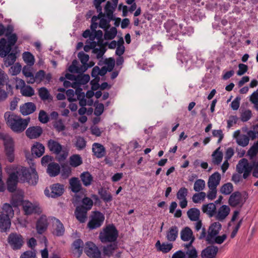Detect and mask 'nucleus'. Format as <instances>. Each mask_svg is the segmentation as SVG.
Segmentation results:
<instances>
[{
    "instance_id": "obj_1",
    "label": "nucleus",
    "mask_w": 258,
    "mask_h": 258,
    "mask_svg": "<svg viewBox=\"0 0 258 258\" xmlns=\"http://www.w3.org/2000/svg\"><path fill=\"white\" fill-rule=\"evenodd\" d=\"M4 118L7 125L16 133L23 132L30 122V118L23 119L20 116L10 111L5 113Z\"/></svg>"
},
{
    "instance_id": "obj_2",
    "label": "nucleus",
    "mask_w": 258,
    "mask_h": 258,
    "mask_svg": "<svg viewBox=\"0 0 258 258\" xmlns=\"http://www.w3.org/2000/svg\"><path fill=\"white\" fill-rule=\"evenodd\" d=\"M13 31L12 28L9 26L7 28L6 36L8 37V41L5 38L0 40V56L5 57L10 52L12 47L16 43L18 38L16 34H11Z\"/></svg>"
},
{
    "instance_id": "obj_3",
    "label": "nucleus",
    "mask_w": 258,
    "mask_h": 258,
    "mask_svg": "<svg viewBox=\"0 0 258 258\" xmlns=\"http://www.w3.org/2000/svg\"><path fill=\"white\" fill-rule=\"evenodd\" d=\"M78 57L81 61L82 65H79V62L75 59L73 61L72 64L69 68V71L72 73H83L88 68L94 66V63L89 65L88 61L89 59L88 54L83 51L79 52L78 54Z\"/></svg>"
},
{
    "instance_id": "obj_4",
    "label": "nucleus",
    "mask_w": 258,
    "mask_h": 258,
    "mask_svg": "<svg viewBox=\"0 0 258 258\" xmlns=\"http://www.w3.org/2000/svg\"><path fill=\"white\" fill-rule=\"evenodd\" d=\"M118 236V232L113 224H109L100 232L99 238L102 243H116Z\"/></svg>"
},
{
    "instance_id": "obj_5",
    "label": "nucleus",
    "mask_w": 258,
    "mask_h": 258,
    "mask_svg": "<svg viewBox=\"0 0 258 258\" xmlns=\"http://www.w3.org/2000/svg\"><path fill=\"white\" fill-rule=\"evenodd\" d=\"M20 179L22 182H28L31 185H36L38 181V175L35 167H30L29 168L23 167L19 174Z\"/></svg>"
},
{
    "instance_id": "obj_6",
    "label": "nucleus",
    "mask_w": 258,
    "mask_h": 258,
    "mask_svg": "<svg viewBox=\"0 0 258 258\" xmlns=\"http://www.w3.org/2000/svg\"><path fill=\"white\" fill-rule=\"evenodd\" d=\"M0 137L4 141L7 158L10 162H12L14 160V149L13 139L10 136L5 134H1Z\"/></svg>"
},
{
    "instance_id": "obj_7",
    "label": "nucleus",
    "mask_w": 258,
    "mask_h": 258,
    "mask_svg": "<svg viewBox=\"0 0 258 258\" xmlns=\"http://www.w3.org/2000/svg\"><path fill=\"white\" fill-rule=\"evenodd\" d=\"M236 169L238 173H243L242 177L244 179H246L251 172V165L245 158H242L238 161Z\"/></svg>"
},
{
    "instance_id": "obj_8",
    "label": "nucleus",
    "mask_w": 258,
    "mask_h": 258,
    "mask_svg": "<svg viewBox=\"0 0 258 258\" xmlns=\"http://www.w3.org/2000/svg\"><path fill=\"white\" fill-rule=\"evenodd\" d=\"M8 242L14 250L20 249L24 244L22 236L17 233H11L8 237Z\"/></svg>"
},
{
    "instance_id": "obj_9",
    "label": "nucleus",
    "mask_w": 258,
    "mask_h": 258,
    "mask_svg": "<svg viewBox=\"0 0 258 258\" xmlns=\"http://www.w3.org/2000/svg\"><path fill=\"white\" fill-rule=\"evenodd\" d=\"M180 236L182 241L189 242L188 243L184 244L185 248L191 247L196 239L192 230L188 227H185L180 231Z\"/></svg>"
},
{
    "instance_id": "obj_10",
    "label": "nucleus",
    "mask_w": 258,
    "mask_h": 258,
    "mask_svg": "<svg viewBox=\"0 0 258 258\" xmlns=\"http://www.w3.org/2000/svg\"><path fill=\"white\" fill-rule=\"evenodd\" d=\"M104 220V216L99 211L93 212L91 219L88 223V226L90 229H96L100 227Z\"/></svg>"
},
{
    "instance_id": "obj_11",
    "label": "nucleus",
    "mask_w": 258,
    "mask_h": 258,
    "mask_svg": "<svg viewBox=\"0 0 258 258\" xmlns=\"http://www.w3.org/2000/svg\"><path fill=\"white\" fill-rule=\"evenodd\" d=\"M164 27L166 30V32L168 35L173 37L175 39H177L176 36L180 32H182V26L181 25H178L173 20H168L164 24Z\"/></svg>"
},
{
    "instance_id": "obj_12",
    "label": "nucleus",
    "mask_w": 258,
    "mask_h": 258,
    "mask_svg": "<svg viewBox=\"0 0 258 258\" xmlns=\"http://www.w3.org/2000/svg\"><path fill=\"white\" fill-rule=\"evenodd\" d=\"M51 192L47 188L44 190L45 195L48 197L57 198L60 197L64 192V186L59 183H55L52 184L50 186Z\"/></svg>"
},
{
    "instance_id": "obj_13",
    "label": "nucleus",
    "mask_w": 258,
    "mask_h": 258,
    "mask_svg": "<svg viewBox=\"0 0 258 258\" xmlns=\"http://www.w3.org/2000/svg\"><path fill=\"white\" fill-rule=\"evenodd\" d=\"M85 252L91 258H101V252L92 242L86 243Z\"/></svg>"
},
{
    "instance_id": "obj_14",
    "label": "nucleus",
    "mask_w": 258,
    "mask_h": 258,
    "mask_svg": "<svg viewBox=\"0 0 258 258\" xmlns=\"http://www.w3.org/2000/svg\"><path fill=\"white\" fill-rule=\"evenodd\" d=\"M244 202L245 201L239 191H235L232 193L228 200V204L232 207H242Z\"/></svg>"
},
{
    "instance_id": "obj_15",
    "label": "nucleus",
    "mask_w": 258,
    "mask_h": 258,
    "mask_svg": "<svg viewBox=\"0 0 258 258\" xmlns=\"http://www.w3.org/2000/svg\"><path fill=\"white\" fill-rule=\"evenodd\" d=\"M221 228L222 225L219 222H216L212 223L208 229L206 241L211 240L212 238H214V237L217 236L221 230Z\"/></svg>"
},
{
    "instance_id": "obj_16",
    "label": "nucleus",
    "mask_w": 258,
    "mask_h": 258,
    "mask_svg": "<svg viewBox=\"0 0 258 258\" xmlns=\"http://www.w3.org/2000/svg\"><path fill=\"white\" fill-rule=\"evenodd\" d=\"M22 205L23 210L26 215L38 213L40 211L38 205L32 204L28 201H24L22 203Z\"/></svg>"
},
{
    "instance_id": "obj_17",
    "label": "nucleus",
    "mask_w": 258,
    "mask_h": 258,
    "mask_svg": "<svg viewBox=\"0 0 258 258\" xmlns=\"http://www.w3.org/2000/svg\"><path fill=\"white\" fill-rule=\"evenodd\" d=\"M230 211V208L227 205H222L216 212L215 215L216 220L219 221H223L229 214Z\"/></svg>"
},
{
    "instance_id": "obj_18",
    "label": "nucleus",
    "mask_w": 258,
    "mask_h": 258,
    "mask_svg": "<svg viewBox=\"0 0 258 258\" xmlns=\"http://www.w3.org/2000/svg\"><path fill=\"white\" fill-rule=\"evenodd\" d=\"M48 222L45 216H41L37 220L36 225V230L38 233L41 234L47 229Z\"/></svg>"
},
{
    "instance_id": "obj_19",
    "label": "nucleus",
    "mask_w": 258,
    "mask_h": 258,
    "mask_svg": "<svg viewBox=\"0 0 258 258\" xmlns=\"http://www.w3.org/2000/svg\"><path fill=\"white\" fill-rule=\"evenodd\" d=\"M53 227L52 233L53 235L56 236H61L64 234V227L62 223L58 219L53 218Z\"/></svg>"
},
{
    "instance_id": "obj_20",
    "label": "nucleus",
    "mask_w": 258,
    "mask_h": 258,
    "mask_svg": "<svg viewBox=\"0 0 258 258\" xmlns=\"http://www.w3.org/2000/svg\"><path fill=\"white\" fill-rule=\"evenodd\" d=\"M18 179V177L17 173L14 172L10 175L7 181V188L10 192H13L16 190Z\"/></svg>"
},
{
    "instance_id": "obj_21",
    "label": "nucleus",
    "mask_w": 258,
    "mask_h": 258,
    "mask_svg": "<svg viewBox=\"0 0 258 258\" xmlns=\"http://www.w3.org/2000/svg\"><path fill=\"white\" fill-rule=\"evenodd\" d=\"M234 137L236 139V143L239 146L244 147L249 144V137L246 135L240 134L239 131L234 132Z\"/></svg>"
},
{
    "instance_id": "obj_22",
    "label": "nucleus",
    "mask_w": 258,
    "mask_h": 258,
    "mask_svg": "<svg viewBox=\"0 0 258 258\" xmlns=\"http://www.w3.org/2000/svg\"><path fill=\"white\" fill-rule=\"evenodd\" d=\"M88 211L84 206H78L76 208L75 214L76 218L80 223H84L86 221Z\"/></svg>"
},
{
    "instance_id": "obj_23",
    "label": "nucleus",
    "mask_w": 258,
    "mask_h": 258,
    "mask_svg": "<svg viewBox=\"0 0 258 258\" xmlns=\"http://www.w3.org/2000/svg\"><path fill=\"white\" fill-rule=\"evenodd\" d=\"M218 251L217 246L211 245L208 246L202 252L203 258H215Z\"/></svg>"
},
{
    "instance_id": "obj_24",
    "label": "nucleus",
    "mask_w": 258,
    "mask_h": 258,
    "mask_svg": "<svg viewBox=\"0 0 258 258\" xmlns=\"http://www.w3.org/2000/svg\"><path fill=\"white\" fill-rule=\"evenodd\" d=\"M47 147L51 152L56 155L59 154L62 149V146L58 142L52 139L48 141Z\"/></svg>"
},
{
    "instance_id": "obj_25",
    "label": "nucleus",
    "mask_w": 258,
    "mask_h": 258,
    "mask_svg": "<svg viewBox=\"0 0 258 258\" xmlns=\"http://www.w3.org/2000/svg\"><path fill=\"white\" fill-rule=\"evenodd\" d=\"M42 133V130L39 126L30 127L26 131L27 136L30 139L37 138Z\"/></svg>"
},
{
    "instance_id": "obj_26",
    "label": "nucleus",
    "mask_w": 258,
    "mask_h": 258,
    "mask_svg": "<svg viewBox=\"0 0 258 258\" xmlns=\"http://www.w3.org/2000/svg\"><path fill=\"white\" fill-rule=\"evenodd\" d=\"M92 151L94 155L98 158L104 157L106 154L105 149L99 143H95L92 145Z\"/></svg>"
},
{
    "instance_id": "obj_27",
    "label": "nucleus",
    "mask_w": 258,
    "mask_h": 258,
    "mask_svg": "<svg viewBox=\"0 0 258 258\" xmlns=\"http://www.w3.org/2000/svg\"><path fill=\"white\" fill-rule=\"evenodd\" d=\"M36 108V105L32 102L26 103L20 107V112L24 115L32 113L35 111Z\"/></svg>"
},
{
    "instance_id": "obj_28",
    "label": "nucleus",
    "mask_w": 258,
    "mask_h": 258,
    "mask_svg": "<svg viewBox=\"0 0 258 258\" xmlns=\"http://www.w3.org/2000/svg\"><path fill=\"white\" fill-rule=\"evenodd\" d=\"M221 176L218 172L213 173L209 178L208 181V186L211 187H216L220 184Z\"/></svg>"
},
{
    "instance_id": "obj_29",
    "label": "nucleus",
    "mask_w": 258,
    "mask_h": 258,
    "mask_svg": "<svg viewBox=\"0 0 258 258\" xmlns=\"http://www.w3.org/2000/svg\"><path fill=\"white\" fill-rule=\"evenodd\" d=\"M23 192L18 190L12 195L11 203L14 207H17L22 204L23 201Z\"/></svg>"
},
{
    "instance_id": "obj_30",
    "label": "nucleus",
    "mask_w": 258,
    "mask_h": 258,
    "mask_svg": "<svg viewBox=\"0 0 258 258\" xmlns=\"http://www.w3.org/2000/svg\"><path fill=\"white\" fill-rule=\"evenodd\" d=\"M202 211L207 214L209 217L214 216L216 212V205L214 203H209L203 205L202 208Z\"/></svg>"
},
{
    "instance_id": "obj_31",
    "label": "nucleus",
    "mask_w": 258,
    "mask_h": 258,
    "mask_svg": "<svg viewBox=\"0 0 258 258\" xmlns=\"http://www.w3.org/2000/svg\"><path fill=\"white\" fill-rule=\"evenodd\" d=\"M178 235V228L176 226H172L166 232V237L169 241L176 240Z\"/></svg>"
},
{
    "instance_id": "obj_32",
    "label": "nucleus",
    "mask_w": 258,
    "mask_h": 258,
    "mask_svg": "<svg viewBox=\"0 0 258 258\" xmlns=\"http://www.w3.org/2000/svg\"><path fill=\"white\" fill-rule=\"evenodd\" d=\"M117 249V244L116 243H112L103 246V253L104 256L110 257L113 256L115 251Z\"/></svg>"
},
{
    "instance_id": "obj_33",
    "label": "nucleus",
    "mask_w": 258,
    "mask_h": 258,
    "mask_svg": "<svg viewBox=\"0 0 258 258\" xmlns=\"http://www.w3.org/2000/svg\"><path fill=\"white\" fill-rule=\"evenodd\" d=\"M11 223L10 218L4 215H0V231L6 232L10 229Z\"/></svg>"
},
{
    "instance_id": "obj_34",
    "label": "nucleus",
    "mask_w": 258,
    "mask_h": 258,
    "mask_svg": "<svg viewBox=\"0 0 258 258\" xmlns=\"http://www.w3.org/2000/svg\"><path fill=\"white\" fill-rule=\"evenodd\" d=\"M47 172L51 177L57 175L60 172V167L58 164L52 162L48 164Z\"/></svg>"
},
{
    "instance_id": "obj_35",
    "label": "nucleus",
    "mask_w": 258,
    "mask_h": 258,
    "mask_svg": "<svg viewBox=\"0 0 258 258\" xmlns=\"http://www.w3.org/2000/svg\"><path fill=\"white\" fill-rule=\"evenodd\" d=\"M45 148L42 144L37 143L34 145L31 149L32 154L37 157H40L44 153Z\"/></svg>"
},
{
    "instance_id": "obj_36",
    "label": "nucleus",
    "mask_w": 258,
    "mask_h": 258,
    "mask_svg": "<svg viewBox=\"0 0 258 258\" xmlns=\"http://www.w3.org/2000/svg\"><path fill=\"white\" fill-rule=\"evenodd\" d=\"M70 184L71 190L74 192H78L82 189V185L78 178L73 177L70 180Z\"/></svg>"
},
{
    "instance_id": "obj_37",
    "label": "nucleus",
    "mask_w": 258,
    "mask_h": 258,
    "mask_svg": "<svg viewBox=\"0 0 258 258\" xmlns=\"http://www.w3.org/2000/svg\"><path fill=\"white\" fill-rule=\"evenodd\" d=\"M155 245L159 251H162L163 253L168 252L173 247V244L172 243L163 242L161 244L159 240L157 241Z\"/></svg>"
},
{
    "instance_id": "obj_38",
    "label": "nucleus",
    "mask_w": 258,
    "mask_h": 258,
    "mask_svg": "<svg viewBox=\"0 0 258 258\" xmlns=\"http://www.w3.org/2000/svg\"><path fill=\"white\" fill-rule=\"evenodd\" d=\"M83 242L80 239L76 240L73 243L74 253H77L79 257L82 253Z\"/></svg>"
},
{
    "instance_id": "obj_39",
    "label": "nucleus",
    "mask_w": 258,
    "mask_h": 258,
    "mask_svg": "<svg viewBox=\"0 0 258 258\" xmlns=\"http://www.w3.org/2000/svg\"><path fill=\"white\" fill-rule=\"evenodd\" d=\"M258 154V141L254 143L253 145L249 149L247 152V156L249 160H252Z\"/></svg>"
},
{
    "instance_id": "obj_40",
    "label": "nucleus",
    "mask_w": 258,
    "mask_h": 258,
    "mask_svg": "<svg viewBox=\"0 0 258 258\" xmlns=\"http://www.w3.org/2000/svg\"><path fill=\"white\" fill-rule=\"evenodd\" d=\"M80 178L85 186L90 185L93 181V177L89 172H84L81 173Z\"/></svg>"
},
{
    "instance_id": "obj_41",
    "label": "nucleus",
    "mask_w": 258,
    "mask_h": 258,
    "mask_svg": "<svg viewBox=\"0 0 258 258\" xmlns=\"http://www.w3.org/2000/svg\"><path fill=\"white\" fill-rule=\"evenodd\" d=\"M200 214V210L195 208H191L187 212L188 217L192 221H197L199 220Z\"/></svg>"
},
{
    "instance_id": "obj_42",
    "label": "nucleus",
    "mask_w": 258,
    "mask_h": 258,
    "mask_svg": "<svg viewBox=\"0 0 258 258\" xmlns=\"http://www.w3.org/2000/svg\"><path fill=\"white\" fill-rule=\"evenodd\" d=\"M0 215H4V216H7V218H12L14 215V210L12 206L8 204H5L3 207V211Z\"/></svg>"
},
{
    "instance_id": "obj_43",
    "label": "nucleus",
    "mask_w": 258,
    "mask_h": 258,
    "mask_svg": "<svg viewBox=\"0 0 258 258\" xmlns=\"http://www.w3.org/2000/svg\"><path fill=\"white\" fill-rule=\"evenodd\" d=\"M82 162V159L80 155L75 154L70 158V164L72 167H78L81 165Z\"/></svg>"
},
{
    "instance_id": "obj_44",
    "label": "nucleus",
    "mask_w": 258,
    "mask_h": 258,
    "mask_svg": "<svg viewBox=\"0 0 258 258\" xmlns=\"http://www.w3.org/2000/svg\"><path fill=\"white\" fill-rule=\"evenodd\" d=\"M117 34V29L115 27H112L109 30H105L104 38L105 40L113 39Z\"/></svg>"
},
{
    "instance_id": "obj_45",
    "label": "nucleus",
    "mask_w": 258,
    "mask_h": 258,
    "mask_svg": "<svg viewBox=\"0 0 258 258\" xmlns=\"http://www.w3.org/2000/svg\"><path fill=\"white\" fill-rule=\"evenodd\" d=\"M177 58L182 63H187L191 58V55L186 51L183 50L177 54Z\"/></svg>"
},
{
    "instance_id": "obj_46",
    "label": "nucleus",
    "mask_w": 258,
    "mask_h": 258,
    "mask_svg": "<svg viewBox=\"0 0 258 258\" xmlns=\"http://www.w3.org/2000/svg\"><path fill=\"white\" fill-rule=\"evenodd\" d=\"M233 190V186L231 183L228 182L223 184L220 189V192L224 195L230 194Z\"/></svg>"
},
{
    "instance_id": "obj_47",
    "label": "nucleus",
    "mask_w": 258,
    "mask_h": 258,
    "mask_svg": "<svg viewBox=\"0 0 258 258\" xmlns=\"http://www.w3.org/2000/svg\"><path fill=\"white\" fill-rule=\"evenodd\" d=\"M24 61L29 66H32L35 61L34 56L29 52H25L23 54Z\"/></svg>"
},
{
    "instance_id": "obj_48",
    "label": "nucleus",
    "mask_w": 258,
    "mask_h": 258,
    "mask_svg": "<svg viewBox=\"0 0 258 258\" xmlns=\"http://www.w3.org/2000/svg\"><path fill=\"white\" fill-rule=\"evenodd\" d=\"M205 181L202 179H197L194 185V189L197 192L202 191L205 187Z\"/></svg>"
},
{
    "instance_id": "obj_49",
    "label": "nucleus",
    "mask_w": 258,
    "mask_h": 258,
    "mask_svg": "<svg viewBox=\"0 0 258 258\" xmlns=\"http://www.w3.org/2000/svg\"><path fill=\"white\" fill-rule=\"evenodd\" d=\"M75 146L78 150H82L86 147V141L84 138L78 137L76 139Z\"/></svg>"
},
{
    "instance_id": "obj_50",
    "label": "nucleus",
    "mask_w": 258,
    "mask_h": 258,
    "mask_svg": "<svg viewBox=\"0 0 258 258\" xmlns=\"http://www.w3.org/2000/svg\"><path fill=\"white\" fill-rule=\"evenodd\" d=\"M206 197V194L205 192L200 191L199 193L195 194L192 198V200L195 203H200L203 201Z\"/></svg>"
},
{
    "instance_id": "obj_51",
    "label": "nucleus",
    "mask_w": 258,
    "mask_h": 258,
    "mask_svg": "<svg viewBox=\"0 0 258 258\" xmlns=\"http://www.w3.org/2000/svg\"><path fill=\"white\" fill-rule=\"evenodd\" d=\"M53 126L58 133L62 132L66 130V126L61 119L56 120L53 122Z\"/></svg>"
},
{
    "instance_id": "obj_52",
    "label": "nucleus",
    "mask_w": 258,
    "mask_h": 258,
    "mask_svg": "<svg viewBox=\"0 0 258 258\" xmlns=\"http://www.w3.org/2000/svg\"><path fill=\"white\" fill-rule=\"evenodd\" d=\"M78 74L79 75L77 76L76 81H78L81 85H85L89 81L90 78L89 75L83 74V73Z\"/></svg>"
},
{
    "instance_id": "obj_53",
    "label": "nucleus",
    "mask_w": 258,
    "mask_h": 258,
    "mask_svg": "<svg viewBox=\"0 0 258 258\" xmlns=\"http://www.w3.org/2000/svg\"><path fill=\"white\" fill-rule=\"evenodd\" d=\"M38 94L40 98L42 100H48L50 97L48 90L45 87H42L39 89Z\"/></svg>"
},
{
    "instance_id": "obj_54",
    "label": "nucleus",
    "mask_w": 258,
    "mask_h": 258,
    "mask_svg": "<svg viewBox=\"0 0 258 258\" xmlns=\"http://www.w3.org/2000/svg\"><path fill=\"white\" fill-rule=\"evenodd\" d=\"M7 57L5 59V65L8 67L12 65L16 59V54L14 53H9L7 55Z\"/></svg>"
},
{
    "instance_id": "obj_55",
    "label": "nucleus",
    "mask_w": 258,
    "mask_h": 258,
    "mask_svg": "<svg viewBox=\"0 0 258 258\" xmlns=\"http://www.w3.org/2000/svg\"><path fill=\"white\" fill-rule=\"evenodd\" d=\"M101 198L105 202H109L112 200V197L110 193L106 190L101 189L99 191Z\"/></svg>"
},
{
    "instance_id": "obj_56",
    "label": "nucleus",
    "mask_w": 258,
    "mask_h": 258,
    "mask_svg": "<svg viewBox=\"0 0 258 258\" xmlns=\"http://www.w3.org/2000/svg\"><path fill=\"white\" fill-rule=\"evenodd\" d=\"M227 238V235L225 234L221 236H216L214 238H212L211 240L207 241L209 243L222 244Z\"/></svg>"
},
{
    "instance_id": "obj_57",
    "label": "nucleus",
    "mask_w": 258,
    "mask_h": 258,
    "mask_svg": "<svg viewBox=\"0 0 258 258\" xmlns=\"http://www.w3.org/2000/svg\"><path fill=\"white\" fill-rule=\"evenodd\" d=\"M21 92L24 96L31 97L34 94V90L30 86H25L22 88Z\"/></svg>"
},
{
    "instance_id": "obj_58",
    "label": "nucleus",
    "mask_w": 258,
    "mask_h": 258,
    "mask_svg": "<svg viewBox=\"0 0 258 258\" xmlns=\"http://www.w3.org/2000/svg\"><path fill=\"white\" fill-rule=\"evenodd\" d=\"M187 251L185 252V258H197L198 256L196 248L192 245L188 248H186Z\"/></svg>"
},
{
    "instance_id": "obj_59",
    "label": "nucleus",
    "mask_w": 258,
    "mask_h": 258,
    "mask_svg": "<svg viewBox=\"0 0 258 258\" xmlns=\"http://www.w3.org/2000/svg\"><path fill=\"white\" fill-rule=\"evenodd\" d=\"M213 156V162L215 164H219L223 159L222 153L220 152H218V150H216L212 154Z\"/></svg>"
},
{
    "instance_id": "obj_60",
    "label": "nucleus",
    "mask_w": 258,
    "mask_h": 258,
    "mask_svg": "<svg viewBox=\"0 0 258 258\" xmlns=\"http://www.w3.org/2000/svg\"><path fill=\"white\" fill-rule=\"evenodd\" d=\"M188 192L187 189L185 187H181L180 188L178 192H177L176 196L177 198L179 200H181L182 199H185L186 197L187 196Z\"/></svg>"
},
{
    "instance_id": "obj_61",
    "label": "nucleus",
    "mask_w": 258,
    "mask_h": 258,
    "mask_svg": "<svg viewBox=\"0 0 258 258\" xmlns=\"http://www.w3.org/2000/svg\"><path fill=\"white\" fill-rule=\"evenodd\" d=\"M22 70L21 66L17 63L12 66L10 69V72L13 76H15L20 73Z\"/></svg>"
},
{
    "instance_id": "obj_62",
    "label": "nucleus",
    "mask_w": 258,
    "mask_h": 258,
    "mask_svg": "<svg viewBox=\"0 0 258 258\" xmlns=\"http://www.w3.org/2000/svg\"><path fill=\"white\" fill-rule=\"evenodd\" d=\"M39 120L43 123H46L49 121V117L45 111L43 110L40 111L38 115Z\"/></svg>"
},
{
    "instance_id": "obj_63",
    "label": "nucleus",
    "mask_w": 258,
    "mask_h": 258,
    "mask_svg": "<svg viewBox=\"0 0 258 258\" xmlns=\"http://www.w3.org/2000/svg\"><path fill=\"white\" fill-rule=\"evenodd\" d=\"M251 168L252 176L255 178H258V160L252 162Z\"/></svg>"
},
{
    "instance_id": "obj_64",
    "label": "nucleus",
    "mask_w": 258,
    "mask_h": 258,
    "mask_svg": "<svg viewBox=\"0 0 258 258\" xmlns=\"http://www.w3.org/2000/svg\"><path fill=\"white\" fill-rule=\"evenodd\" d=\"M250 101L258 109V91H254L250 96Z\"/></svg>"
}]
</instances>
